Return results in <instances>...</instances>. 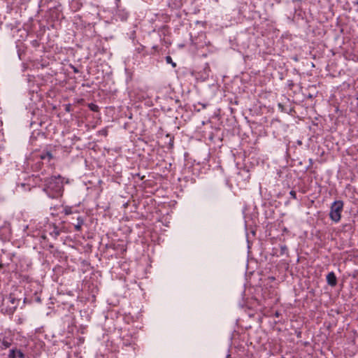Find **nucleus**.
<instances>
[{
    "label": "nucleus",
    "instance_id": "f257e3e1",
    "mask_svg": "<svg viewBox=\"0 0 358 358\" xmlns=\"http://www.w3.org/2000/svg\"><path fill=\"white\" fill-rule=\"evenodd\" d=\"M63 180L61 176H51L45 180L43 190L50 198L61 196L64 190Z\"/></svg>",
    "mask_w": 358,
    "mask_h": 358
},
{
    "label": "nucleus",
    "instance_id": "f03ea898",
    "mask_svg": "<svg viewBox=\"0 0 358 358\" xmlns=\"http://www.w3.org/2000/svg\"><path fill=\"white\" fill-rule=\"evenodd\" d=\"M343 206V201L341 200L335 201L331 204L329 211V217L333 222L337 223L341 220Z\"/></svg>",
    "mask_w": 358,
    "mask_h": 358
},
{
    "label": "nucleus",
    "instance_id": "7ed1b4c3",
    "mask_svg": "<svg viewBox=\"0 0 358 358\" xmlns=\"http://www.w3.org/2000/svg\"><path fill=\"white\" fill-rule=\"evenodd\" d=\"M327 283L331 287H334L336 285L337 279L334 272H330L327 274Z\"/></svg>",
    "mask_w": 358,
    "mask_h": 358
},
{
    "label": "nucleus",
    "instance_id": "20e7f679",
    "mask_svg": "<svg viewBox=\"0 0 358 358\" xmlns=\"http://www.w3.org/2000/svg\"><path fill=\"white\" fill-rule=\"evenodd\" d=\"M84 224V220L81 216H78L77 217V222L74 224V227L76 231H80L81 230L82 226Z\"/></svg>",
    "mask_w": 358,
    "mask_h": 358
},
{
    "label": "nucleus",
    "instance_id": "39448f33",
    "mask_svg": "<svg viewBox=\"0 0 358 358\" xmlns=\"http://www.w3.org/2000/svg\"><path fill=\"white\" fill-rule=\"evenodd\" d=\"M1 344L3 347V348H5V349L9 348L12 344L11 341H8V339H6L5 338H3L2 341H1Z\"/></svg>",
    "mask_w": 358,
    "mask_h": 358
},
{
    "label": "nucleus",
    "instance_id": "423d86ee",
    "mask_svg": "<svg viewBox=\"0 0 358 358\" xmlns=\"http://www.w3.org/2000/svg\"><path fill=\"white\" fill-rule=\"evenodd\" d=\"M41 158L42 159H45L48 158L49 160H50V159H52L53 158V155H52L51 152H46L45 153H44L43 155H42L41 156Z\"/></svg>",
    "mask_w": 358,
    "mask_h": 358
},
{
    "label": "nucleus",
    "instance_id": "0eeeda50",
    "mask_svg": "<svg viewBox=\"0 0 358 358\" xmlns=\"http://www.w3.org/2000/svg\"><path fill=\"white\" fill-rule=\"evenodd\" d=\"M17 350H16L15 349L10 350L9 355H8V357L9 358H15L17 357Z\"/></svg>",
    "mask_w": 358,
    "mask_h": 358
},
{
    "label": "nucleus",
    "instance_id": "6e6552de",
    "mask_svg": "<svg viewBox=\"0 0 358 358\" xmlns=\"http://www.w3.org/2000/svg\"><path fill=\"white\" fill-rule=\"evenodd\" d=\"M64 213L66 215H70V214H72V210H71V208L69 207V206H66L64 208Z\"/></svg>",
    "mask_w": 358,
    "mask_h": 358
},
{
    "label": "nucleus",
    "instance_id": "1a4fd4ad",
    "mask_svg": "<svg viewBox=\"0 0 358 358\" xmlns=\"http://www.w3.org/2000/svg\"><path fill=\"white\" fill-rule=\"evenodd\" d=\"M166 61L167 63L169 64H171V65L175 67L176 66V63H174L173 61H172V59L170 56H167L166 57Z\"/></svg>",
    "mask_w": 358,
    "mask_h": 358
},
{
    "label": "nucleus",
    "instance_id": "9d476101",
    "mask_svg": "<svg viewBox=\"0 0 358 358\" xmlns=\"http://www.w3.org/2000/svg\"><path fill=\"white\" fill-rule=\"evenodd\" d=\"M17 357L18 358H25L24 353L20 350L17 351Z\"/></svg>",
    "mask_w": 358,
    "mask_h": 358
},
{
    "label": "nucleus",
    "instance_id": "9b49d317",
    "mask_svg": "<svg viewBox=\"0 0 358 358\" xmlns=\"http://www.w3.org/2000/svg\"><path fill=\"white\" fill-rule=\"evenodd\" d=\"M289 194L291 195V196L294 199H296V194L294 191H291L289 192Z\"/></svg>",
    "mask_w": 358,
    "mask_h": 358
},
{
    "label": "nucleus",
    "instance_id": "f8f14e48",
    "mask_svg": "<svg viewBox=\"0 0 358 358\" xmlns=\"http://www.w3.org/2000/svg\"><path fill=\"white\" fill-rule=\"evenodd\" d=\"M71 105H70V104H67V105H66V106H65V110H66V111L69 112V111L71 110Z\"/></svg>",
    "mask_w": 358,
    "mask_h": 358
},
{
    "label": "nucleus",
    "instance_id": "ddd939ff",
    "mask_svg": "<svg viewBox=\"0 0 358 358\" xmlns=\"http://www.w3.org/2000/svg\"><path fill=\"white\" fill-rule=\"evenodd\" d=\"M10 302H11L12 303H15V298H13V297H11V296L10 297Z\"/></svg>",
    "mask_w": 358,
    "mask_h": 358
},
{
    "label": "nucleus",
    "instance_id": "4468645a",
    "mask_svg": "<svg viewBox=\"0 0 358 358\" xmlns=\"http://www.w3.org/2000/svg\"><path fill=\"white\" fill-rule=\"evenodd\" d=\"M96 108V106H94V107H92L91 108L93 110H95V108Z\"/></svg>",
    "mask_w": 358,
    "mask_h": 358
},
{
    "label": "nucleus",
    "instance_id": "2eb2a0df",
    "mask_svg": "<svg viewBox=\"0 0 358 358\" xmlns=\"http://www.w3.org/2000/svg\"><path fill=\"white\" fill-rule=\"evenodd\" d=\"M96 108V106H94V107H92L91 108L93 110H95V108Z\"/></svg>",
    "mask_w": 358,
    "mask_h": 358
},
{
    "label": "nucleus",
    "instance_id": "dca6fc26",
    "mask_svg": "<svg viewBox=\"0 0 358 358\" xmlns=\"http://www.w3.org/2000/svg\"><path fill=\"white\" fill-rule=\"evenodd\" d=\"M355 3H356L357 5H358V0H356Z\"/></svg>",
    "mask_w": 358,
    "mask_h": 358
}]
</instances>
